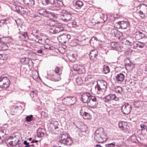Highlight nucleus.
<instances>
[{"label": "nucleus", "mask_w": 147, "mask_h": 147, "mask_svg": "<svg viewBox=\"0 0 147 147\" xmlns=\"http://www.w3.org/2000/svg\"><path fill=\"white\" fill-rule=\"evenodd\" d=\"M107 86V83L104 80L98 81L97 86L95 87V92L98 94L101 93L105 90Z\"/></svg>", "instance_id": "nucleus-1"}, {"label": "nucleus", "mask_w": 147, "mask_h": 147, "mask_svg": "<svg viewBox=\"0 0 147 147\" xmlns=\"http://www.w3.org/2000/svg\"><path fill=\"white\" fill-rule=\"evenodd\" d=\"M19 138L15 136H11L6 141V143L8 146H13L18 145L17 147H19L20 143Z\"/></svg>", "instance_id": "nucleus-2"}, {"label": "nucleus", "mask_w": 147, "mask_h": 147, "mask_svg": "<svg viewBox=\"0 0 147 147\" xmlns=\"http://www.w3.org/2000/svg\"><path fill=\"white\" fill-rule=\"evenodd\" d=\"M10 84V80L6 77L0 78V87L5 89L8 88Z\"/></svg>", "instance_id": "nucleus-3"}, {"label": "nucleus", "mask_w": 147, "mask_h": 147, "mask_svg": "<svg viewBox=\"0 0 147 147\" xmlns=\"http://www.w3.org/2000/svg\"><path fill=\"white\" fill-rule=\"evenodd\" d=\"M136 12L139 14V16L142 18H143L147 17V6L143 5L138 6L137 7Z\"/></svg>", "instance_id": "nucleus-4"}, {"label": "nucleus", "mask_w": 147, "mask_h": 147, "mask_svg": "<svg viewBox=\"0 0 147 147\" xmlns=\"http://www.w3.org/2000/svg\"><path fill=\"white\" fill-rule=\"evenodd\" d=\"M72 16L71 13L65 10L62 11V14L61 15V19L63 21L68 22L72 19Z\"/></svg>", "instance_id": "nucleus-5"}, {"label": "nucleus", "mask_w": 147, "mask_h": 147, "mask_svg": "<svg viewBox=\"0 0 147 147\" xmlns=\"http://www.w3.org/2000/svg\"><path fill=\"white\" fill-rule=\"evenodd\" d=\"M76 101V99L74 97H67L62 100L63 103L66 105H71L74 104Z\"/></svg>", "instance_id": "nucleus-6"}, {"label": "nucleus", "mask_w": 147, "mask_h": 147, "mask_svg": "<svg viewBox=\"0 0 147 147\" xmlns=\"http://www.w3.org/2000/svg\"><path fill=\"white\" fill-rule=\"evenodd\" d=\"M88 110L87 108L84 107H82L80 111V113L84 118L85 119H90L91 118L90 115L87 111Z\"/></svg>", "instance_id": "nucleus-7"}, {"label": "nucleus", "mask_w": 147, "mask_h": 147, "mask_svg": "<svg viewBox=\"0 0 147 147\" xmlns=\"http://www.w3.org/2000/svg\"><path fill=\"white\" fill-rule=\"evenodd\" d=\"M90 98L89 101L87 103L88 106L92 108L96 107L98 102L96 97L94 96H92Z\"/></svg>", "instance_id": "nucleus-8"}, {"label": "nucleus", "mask_w": 147, "mask_h": 147, "mask_svg": "<svg viewBox=\"0 0 147 147\" xmlns=\"http://www.w3.org/2000/svg\"><path fill=\"white\" fill-rule=\"evenodd\" d=\"M132 107L131 105L128 103L125 104L121 108L122 112L124 114L128 115L130 113Z\"/></svg>", "instance_id": "nucleus-9"}, {"label": "nucleus", "mask_w": 147, "mask_h": 147, "mask_svg": "<svg viewBox=\"0 0 147 147\" xmlns=\"http://www.w3.org/2000/svg\"><path fill=\"white\" fill-rule=\"evenodd\" d=\"M70 38V36L69 34L67 35L62 34L58 37V39L60 42L65 43L69 40Z\"/></svg>", "instance_id": "nucleus-10"}, {"label": "nucleus", "mask_w": 147, "mask_h": 147, "mask_svg": "<svg viewBox=\"0 0 147 147\" xmlns=\"http://www.w3.org/2000/svg\"><path fill=\"white\" fill-rule=\"evenodd\" d=\"M63 31H64V28L62 27L53 26L51 27L49 29L50 32L53 34H55Z\"/></svg>", "instance_id": "nucleus-11"}, {"label": "nucleus", "mask_w": 147, "mask_h": 147, "mask_svg": "<svg viewBox=\"0 0 147 147\" xmlns=\"http://www.w3.org/2000/svg\"><path fill=\"white\" fill-rule=\"evenodd\" d=\"M92 96L89 93H84L82 94L81 98L84 103L87 104Z\"/></svg>", "instance_id": "nucleus-12"}, {"label": "nucleus", "mask_w": 147, "mask_h": 147, "mask_svg": "<svg viewBox=\"0 0 147 147\" xmlns=\"http://www.w3.org/2000/svg\"><path fill=\"white\" fill-rule=\"evenodd\" d=\"M134 35L136 40H139L142 38H147V35L139 31H137L134 33Z\"/></svg>", "instance_id": "nucleus-13"}, {"label": "nucleus", "mask_w": 147, "mask_h": 147, "mask_svg": "<svg viewBox=\"0 0 147 147\" xmlns=\"http://www.w3.org/2000/svg\"><path fill=\"white\" fill-rule=\"evenodd\" d=\"M38 13L40 15L47 17H50L51 16H53V13L44 9L39 10Z\"/></svg>", "instance_id": "nucleus-14"}, {"label": "nucleus", "mask_w": 147, "mask_h": 147, "mask_svg": "<svg viewBox=\"0 0 147 147\" xmlns=\"http://www.w3.org/2000/svg\"><path fill=\"white\" fill-rule=\"evenodd\" d=\"M119 25V28H121L123 29H126L127 27L129 26V23L128 21H122L120 22L117 23Z\"/></svg>", "instance_id": "nucleus-15"}, {"label": "nucleus", "mask_w": 147, "mask_h": 147, "mask_svg": "<svg viewBox=\"0 0 147 147\" xmlns=\"http://www.w3.org/2000/svg\"><path fill=\"white\" fill-rule=\"evenodd\" d=\"M16 11L21 14H24L27 12V9L22 7L20 6H17L16 7Z\"/></svg>", "instance_id": "nucleus-16"}, {"label": "nucleus", "mask_w": 147, "mask_h": 147, "mask_svg": "<svg viewBox=\"0 0 147 147\" xmlns=\"http://www.w3.org/2000/svg\"><path fill=\"white\" fill-rule=\"evenodd\" d=\"M57 1L58 7L55 8L54 7H52L51 9L52 10H59V7H61L64 5L63 0H57Z\"/></svg>", "instance_id": "nucleus-17"}, {"label": "nucleus", "mask_w": 147, "mask_h": 147, "mask_svg": "<svg viewBox=\"0 0 147 147\" xmlns=\"http://www.w3.org/2000/svg\"><path fill=\"white\" fill-rule=\"evenodd\" d=\"M98 41L96 38L94 37H92L90 40V43L91 46L93 47H97L98 44Z\"/></svg>", "instance_id": "nucleus-18"}, {"label": "nucleus", "mask_w": 147, "mask_h": 147, "mask_svg": "<svg viewBox=\"0 0 147 147\" xmlns=\"http://www.w3.org/2000/svg\"><path fill=\"white\" fill-rule=\"evenodd\" d=\"M119 128L122 130L127 131V124L124 122H120L119 123Z\"/></svg>", "instance_id": "nucleus-19"}, {"label": "nucleus", "mask_w": 147, "mask_h": 147, "mask_svg": "<svg viewBox=\"0 0 147 147\" xmlns=\"http://www.w3.org/2000/svg\"><path fill=\"white\" fill-rule=\"evenodd\" d=\"M20 35L19 38L22 41H25L26 40L27 38V32H19Z\"/></svg>", "instance_id": "nucleus-20"}, {"label": "nucleus", "mask_w": 147, "mask_h": 147, "mask_svg": "<svg viewBox=\"0 0 147 147\" xmlns=\"http://www.w3.org/2000/svg\"><path fill=\"white\" fill-rule=\"evenodd\" d=\"M125 78V76L124 74L122 73H120L117 75L116 80L118 82H121L123 81Z\"/></svg>", "instance_id": "nucleus-21"}, {"label": "nucleus", "mask_w": 147, "mask_h": 147, "mask_svg": "<svg viewBox=\"0 0 147 147\" xmlns=\"http://www.w3.org/2000/svg\"><path fill=\"white\" fill-rule=\"evenodd\" d=\"M31 60L30 58L26 57L21 58L20 59L21 63L23 65L28 64Z\"/></svg>", "instance_id": "nucleus-22"}, {"label": "nucleus", "mask_w": 147, "mask_h": 147, "mask_svg": "<svg viewBox=\"0 0 147 147\" xmlns=\"http://www.w3.org/2000/svg\"><path fill=\"white\" fill-rule=\"evenodd\" d=\"M74 6L77 9H80L83 5V3L82 1L80 0H77L74 4Z\"/></svg>", "instance_id": "nucleus-23"}, {"label": "nucleus", "mask_w": 147, "mask_h": 147, "mask_svg": "<svg viewBox=\"0 0 147 147\" xmlns=\"http://www.w3.org/2000/svg\"><path fill=\"white\" fill-rule=\"evenodd\" d=\"M45 130L44 129L41 128H39L37 131V137L38 138H41L44 135Z\"/></svg>", "instance_id": "nucleus-24"}, {"label": "nucleus", "mask_w": 147, "mask_h": 147, "mask_svg": "<svg viewBox=\"0 0 147 147\" xmlns=\"http://www.w3.org/2000/svg\"><path fill=\"white\" fill-rule=\"evenodd\" d=\"M134 47L135 49H137L139 47L140 48H142L144 47L145 44L143 42H138V43H134Z\"/></svg>", "instance_id": "nucleus-25"}, {"label": "nucleus", "mask_w": 147, "mask_h": 147, "mask_svg": "<svg viewBox=\"0 0 147 147\" xmlns=\"http://www.w3.org/2000/svg\"><path fill=\"white\" fill-rule=\"evenodd\" d=\"M97 55V51L96 50L92 51L90 54V56L92 59H94Z\"/></svg>", "instance_id": "nucleus-26"}, {"label": "nucleus", "mask_w": 147, "mask_h": 147, "mask_svg": "<svg viewBox=\"0 0 147 147\" xmlns=\"http://www.w3.org/2000/svg\"><path fill=\"white\" fill-rule=\"evenodd\" d=\"M111 45L112 48L116 50H119L120 46L119 43L117 42H113L111 43Z\"/></svg>", "instance_id": "nucleus-27"}, {"label": "nucleus", "mask_w": 147, "mask_h": 147, "mask_svg": "<svg viewBox=\"0 0 147 147\" xmlns=\"http://www.w3.org/2000/svg\"><path fill=\"white\" fill-rule=\"evenodd\" d=\"M102 135L96 134H95L94 139L98 143H102L103 142H101L100 141L102 139Z\"/></svg>", "instance_id": "nucleus-28"}, {"label": "nucleus", "mask_w": 147, "mask_h": 147, "mask_svg": "<svg viewBox=\"0 0 147 147\" xmlns=\"http://www.w3.org/2000/svg\"><path fill=\"white\" fill-rule=\"evenodd\" d=\"M24 3L27 5L32 6L34 4V0H23Z\"/></svg>", "instance_id": "nucleus-29"}, {"label": "nucleus", "mask_w": 147, "mask_h": 147, "mask_svg": "<svg viewBox=\"0 0 147 147\" xmlns=\"http://www.w3.org/2000/svg\"><path fill=\"white\" fill-rule=\"evenodd\" d=\"M51 77L52 80L55 82L59 81L61 79V78L59 75H53V74H51Z\"/></svg>", "instance_id": "nucleus-30"}, {"label": "nucleus", "mask_w": 147, "mask_h": 147, "mask_svg": "<svg viewBox=\"0 0 147 147\" xmlns=\"http://www.w3.org/2000/svg\"><path fill=\"white\" fill-rule=\"evenodd\" d=\"M100 17L102 19V20L100 22H98V23H104L107 20V15L105 14H104L103 13L100 16Z\"/></svg>", "instance_id": "nucleus-31"}, {"label": "nucleus", "mask_w": 147, "mask_h": 147, "mask_svg": "<svg viewBox=\"0 0 147 147\" xmlns=\"http://www.w3.org/2000/svg\"><path fill=\"white\" fill-rule=\"evenodd\" d=\"M103 130L104 129L103 128H100L96 131L95 134L102 135L103 134Z\"/></svg>", "instance_id": "nucleus-32"}, {"label": "nucleus", "mask_w": 147, "mask_h": 147, "mask_svg": "<svg viewBox=\"0 0 147 147\" xmlns=\"http://www.w3.org/2000/svg\"><path fill=\"white\" fill-rule=\"evenodd\" d=\"M127 60L129 61V63H126L125 65L126 67L130 68V69H132L134 68V65L132 64V63H131L129 59H127Z\"/></svg>", "instance_id": "nucleus-33"}, {"label": "nucleus", "mask_w": 147, "mask_h": 147, "mask_svg": "<svg viewBox=\"0 0 147 147\" xmlns=\"http://www.w3.org/2000/svg\"><path fill=\"white\" fill-rule=\"evenodd\" d=\"M76 84L78 85H81L83 83V81L81 77H78L76 79Z\"/></svg>", "instance_id": "nucleus-34"}, {"label": "nucleus", "mask_w": 147, "mask_h": 147, "mask_svg": "<svg viewBox=\"0 0 147 147\" xmlns=\"http://www.w3.org/2000/svg\"><path fill=\"white\" fill-rule=\"evenodd\" d=\"M39 32V31L36 29H34L32 31V34L33 36H35L36 38L39 37L37 34Z\"/></svg>", "instance_id": "nucleus-35"}, {"label": "nucleus", "mask_w": 147, "mask_h": 147, "mask_svg": "<svg viewBox=\"0 0 147 147\" xmlns=\"http://www.w3.org/2000/svg\"><path fill=\"white\" fill-rule=\"evenodd\" d=\"M80 68L78 71V73L80 74H82L85 73V70L84 66L81 65L80 66Z\"/></svg>", "instance_id": "nucleus-36"}, {"label": "nucleus", "mask_w": 147, "mask_h": 147, "mask_svg": "<svg viewBox=\"0 0 147 147\" xmlns=\"http://www.w3.org/2000/svg\"><path fill=\"white\" fill-rule=\"evenodd\" d=\"M36 39L35 40V41L36 42H38L39 43L43 44L44 43V42L45 41L44 40H42V38H40V37H37L36 38Z\"/></svg>", "instance_id": "nucleus-37"}, {"label": "nucleus", "mask_w": 147, "mask_h": 147, "mask_svg": "<svg viewBox=\"0 0 147 147\" xmlns=\"http://www.w3.org/2000/svg\"><path fill=\"white\" fill-rule=\"evenodd\" d=\"M26 121L27 122H30L33 119V116L32 115L27 116L26 117Z\"/></svg>", "instance_id": "nucleus-38"}, {"label": "nucleus", "mask_w": 147, "mask_h": 147, "mask_svg": "<svg viewBox=\"0 0 147 147\" xmlns=\"http://www.w3.org/2000/svg\"><path fill=\"white\" fill-rule=\"evenodd\" d=\"M110 71L109 68L107 66L105 65L103 69V72L105 74H107Z\"/></svg>", "instance_id": "nucleus-39"}, {"label": "nucleus", "mask_w": 147, "mask_h": 147, "mask_svg": "<svg viewBox=\"0 0 147 147\" xmlns=\"http://www.w3.org/2000/svg\"><path fill=\"white\" fill-rule=\"evenodd\" d=\"M109 95L110 97V98L111 101L112 100H114L115 101H117L118 100V97H117L115 94H111Z\"/></svg>", "instance_id": "nucleus-40"}, {"label": "nucleus", "mask_w": 147, "mask_h": 147, "mask_svg": "<svg viewBox=\"0 0 147 147\" xmlns=\"http://www.w3.org/2000/svg\"><path fill=\"white\" fill-rule=\"evenodd\" d=\"M54 71L56 74H57V75H59L61 73L60 70L59 68L58 67H57L55 68Z\"/></svg>", "instance_id": "nucleus-41"}, {"label": "nucleus", "mask_w": 147, "mask_h": 147, "mask_svg": "<svg viewBox=\"0 0 147 147\" xmlns=\"http://www.w3.org/2000/svg\"><path fill=\"white\" fill-rule=\"evenodd\" d=\"M34 20L36 22H37L38 21L40 20L41 19V17L37 16H34Z\"/></svg>", "instance_id": "nucleus-42"}, {"label": "nucleus", "mask_w": 147, "mask_h": 147, "mask_svg": "<svg viewBox=\"0 0 147 147\" xmlns=\"http://www.w3.org/2000/svg\"><path fill=\"white\" fill-rule=\"evenodd\" d=\"M110 97L109 95L106 96L103 98V100L105 102H106L111 101V100Z\"/></svg>", "instance_id": "nucleus-43"}, {"label": "nucleus", "mask_w": 147, "mask_h": 147, "mask_svg": "<svg viewBox=\"0 0 147 147\" xmlns=\"http://www.w3.org/2000/svg\"><path fill=\"white\" fill-rule=\"evenodd\" d=\"M116 143L113 142L111 143L106 144L105 145L106 147H114Z\"/></svg>", "instance_id": "nucleus-44"}, {"label": "nucleus", "mask_w": 147, "mask_h": 147, "mask_svg": "<svg viewBox=\"0 0 147 147\" xmlns=\"http://www.w3.org/2000/svg\"><path fill=\"white\" fill-rule=\"evenodd\" d=\"M122 88L120 86H118L116 89V92L118 93H121L122 92Z\"/></svg>", "instance_id": "nucleus-45"}, {"label": "nucleus", "mask_w": 147, "mask_h": 147, "mask_svg": "<svg viewBox=\"0 0 147 147\" xmlns=\"http://www.w3.org/2000/svg\"><path fill=\"white\" fill-rule=\"evenodd\" d=\"M80 66H81L80 65H74V70L76 71H78L79 70V69L80 68Z\"/></svg>", "instance_id": "nucleus-46"}, {"label": "nucleus", "mask_w": 147, "mask_h": 147, "mask_svg": "<svg viewBox=\"0 0 147 147\" xmlns=\"http://www.w3.org/2000/svg\"><path fill=\"white\" fill-rule=\"evenodd\" d=\"M125 44L127 45L131 46L133 44V42L127 40H126Z\"/></svg>", "instance_id": "nucleus-47"}, {"label": "nucleus", "mask_w": 147, "mask_h": 147, "mask_svg": "<svg viewBox=\"0 0 147 147\" xmlns=\"http://www.w3.org/2000/svg\"><path fill=\"white\" fill-rule=\"evenodd\" d=\"M42 3L44 5H47L49 4V0H42Z\"/></svg>", "instance_id": "nucleus-48"}, {"label": "nucleus", "mask_w": 147, "mask_h": 147, "mask_svg": "<svg viewBox=\"0 0 147 147\" xmlns=\"http://www.w3.org/2000/svg\"><path fill=\"white\" fill-rule=\"evenodd\" d=\"M44 47L46 49H49L51 50V47L48 44H45V45Z\"/></svg>", "instance_id": "nucleus-49"}, {"label": "nucleus", "mask_w": 147, "mask_h": 147, "mask_svg": "<svg viewBox=\"0 0 147 147\" xmlns=\"http://www.w3.org/2000/svg\"><path fill=\"white\" fill-rule=\"evenodd\" d=\"M140 127L142 129V130H144L146 128V126L143 124H142L140 125Z\"/></svg>", "instance_id": "nucleus-50"}, {"label": "nucleus", "mask_w": 147, "mask_h": 147, "mask_svg": "<svg viewBox=\"0 0 147 147\" xmlns=\"http://www.w3.org/2000/svg\"><path fill=\"white\" fill-rule=\"evenodd\" d=\"M36 52L37 53H38V54L40 53V54H43V53H44L43 52V51L41 49L38 50H37L36 51Z\"/></svg>", "instance_id": "nucleus-51"}, {"label": "nucleus", "mask_w": 147, "mask_h": 147, "mask_svg": "<svg viewBox=\"0 0 147 147\" xmlns=\"http://www.w3.org/2000/svg\"><path fill=\"white\" fill-rule=\"evenodd\" d=\"M49 3L53 5L54 4L55 2V0H49Z\"/></svg>", "instance_id": "nucleus-52"}, {"label": "nucleus", "mask_w": 147, "mask_h": 147, "mask_svg": "<svg viewBox=\"0 0 147 147\" xmlns=\"http://www.w3.org/2000/svg\"><path fill=\"white\" fill-rule=\"evenodd\" d=\"M132 51L131 49H129L128 51H126L125 53L127 55H128L129 53H131Z\"/></svg>", "instance_id": "nucleus-53"}, {"label": "nucleus", "mask_w": 147, "mask_h": 147, "mask_svg": "<svg viewBox=\"0 0 147 147\" xmlns=\"http://www.w3.org/2000/svg\"><path fill=\"white\" fill-rule=\"evenodd\" d=\"M77 23L75 21H74L72 22V24L74 26V27H75V26H76L77 25Z\"/></svg>", "instance_id": "nucleus-54"}, {"label": "nucleus", "mask_w": 147, "mask_h": 147, "mask_svg": "<svg viewBox=\"0 0 147 147\" xmlns=\"http://www.w3.org/2000/svg\"><path fill=\"white\" fill-rule=\"evenodd\" d=\"M7 45H6L4 44L3 45V49L2 50H6L7 49Z\"/></svg>", "instance_id": "nucleus-55"}, {"label": "nucleus", "mask_w": 147, "mask_h": 147, "mask_svg": "<svg viewBox=\"0 0 147 147\" xmlns=\"http://www.w3.org/2000/svg\"><path fill=\"white\" fill-rule=\"evenodd\" d=\"M5 19L2 20H0V23H4L5 22Z\"/></svg>", "instance_id": "nucleus-56"}, {"label": "nucleus", "mask_w": 147, "mask_h": 147, "mask_svg": "<svg viewBox=\"0 0 147 147\" xmlns=\"http://www.w3.org/2000/svg\"><path fill=\"white\" fill-rule=\"evenodd\" d=\"M114 17L115 18H119V16L118 15H115Z\"/></svg>", "instance_id": "nucleus-57"}, {"label": "nucleus", "mask_w": 147, "mask_h": 147, "mask_svg": "<svg viewBox=\"0 0 147 147\" xmlns=\"http://www.w3.org/2000/svg\"><path fill=\"white\" fill-rule=\"evenodd\" d=\"M28 144H29V143H28L26 141H25L24 142V144L25 145H26Z\"/></svg>", "instance_id": "nucleus-58"}, {"label": "nucleus", "mask_w": 147, "mask_h": 147, "mask_svg": "<svg viewBox=\"0 0 147 147\" xmlns=\"http://www.w3.org/2000/svg\"><path fill=\"white\" fill-rule=\"evenodd\" d=\"M32 93L35 94H36V93L37 92L36 91L34 90L32 91Z\"/></svg>", "instance_id": "nucleus-59"}, {"label": "nucleus", "mask_w": 147, "mask_h": 147, "mask_svg": "<svg viewBox=\"0 0 147 147\" xmlns=\"http://www.w3.org/2000/svg\"><path fill=\"white\" fill-rule=\"evenodd\" d=\"M58 129V127L57 126L54 127V129L55 130H57Z\"/></svg>", "instance_id": "nucleus-60"}, {"label": "nucleus", "mask_w": 147, "mask_h": 147, "mask_svg": "<svg viewBox=\"0 0 147 147\" xmlns=\"http://www.w3.org/2000/svg\"><path fill=\"white\" fill-rule=\"evenodd\" d=\"M96 147H102V146L99 144H97L96 146Z\"/></svg>", "instance_id": "nucleus-61"}, {"label": "nucleus", "mask_w": 147, "mask_h": 147, "mask_svg": "<svg viewBox=\"0 0 147 147\" xmlns=\"http://www.w3.org/2000/svg\"><path fill=\"white\" fill-rule=\"evenodd\" d=\"M30 145H29V144H28L26 145V146L25 147H29Z\"/></svg>", "instance_id": "nucleus-62"}, {"label": "nucleus", "mask_w": 147, "mask_h": 147, "mask_svg": "<svg viewBox=\"0 0 147 147\" xmlns=\"http://www.w3.org/2000/svg\"><path fill=\"white\" fill-rule=\"evenodd\" d=\"M1 137L0 136V143H1L2 142V140H1Z\"/></svg>", "instance_id": "nucleus-63"}, {"label": "nucleus", "mask_w": 147, "mask_h": 147, "mask_svg": "<svg viewBox=\"0 0 147 147\" xmlns=\"http://www.w3.org/2000/svg\"><path fill=\"white\" fill-rule=\"evenodd\" d=\"M35 142H34V140H32L31 142V143H34Z\"/></svg>", "instance_id": "nucleus-64"}]
</instances>
